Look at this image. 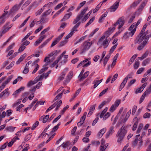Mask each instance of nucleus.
Instances as JSON below:
<instances>
[{
	"label": "nucleus",
	"mask_w": 151,
	"mask_h": 151,
	"mask_svg": "<svg viewBox=\"0 0 151 151\" xmlns=\"http://www.w3.org/2000/svg\"><path fill=\"white\" fill-rule=\"evenodd\" d=\"M124 19V17L123 16L121 17L114 24V27L112 28L110 27L109 28L108 30L106 31L104 34V35L107 38L115 29V26L118 24H119L118 29H119L123 26L125 22Z\"/></svg>",
	"instance_id": "obj_1"
},
{
	"label": "nucleus",
	"mask_w": 151,
	"mask_h": 151,
	"mask_svg": "<svg viewBox=\"0 0 151 151\" xmlns=\"http://www.w3.org/2000/svg\"><path fill=\"white\" fill-rule=\"evenodd\" d=\"M127 127L123 125L121 128L118 131L116 136L118 137L117 142L121 143L123 139L127 132Z\"/></svg>",
	"instance_id": "obj_2"
},
{
	"label": "nucleus",
	"mask_w": 151,
	"mask_h": 151,
	"mask_svg": "<svg viewBox=\"0 0 151 151\" xmlns=\"http://www.w3.org/2000/svg\"><path fill=\"white\" fill-rule=\"evenodd\" d=\"M81 22H79L77 23L72 28V31L65 37V40L61 41L60 43V46H63L66 44L68 42L67 40L71 37L73 35L74 33L76 31H78L77 29H76L78 28L81 24Z\"/></svg>",
	"instance_id": "obj_3"
},
{
	"label": "nucleus",
	"mask_w": 151,
	"mask_h": 151,
	"mask_svg": "<svg viewBox=\"0 0 151 151\" xmlns=\"http://www.w3.org/2000/svg\"><path fill=\"white\" fill-rule=\"evenodd\" d=\"M149 33V31L148 30H147L145 32V31L141 35H140V32L139 35L137 36L135 41V44L138 43L139 44L141 43L143 41H144V40L147 36V35Z\"/></svg>",
	"instance_id": "obj_4"
},
{
	"label": "nucleus",
	"mask_w": 151,
	"mask_h": 151,
	"mask_svg": "<svg viewBox=\"0 0 151 151\" xmlns=\"http://www.w3.org/2000/svg\"><path fill=\"white\" fill-rule=\"evenodd\" d=\"M92 44V42H84L81 46L80 48V54L83 53L88 50Z\"/></svg>",
	"instance_id": "obj_5"
},
{
	"label": "nucleus",
	"mask_w": 151,
	"mask_h": 151,
	"mask_svg": "<svg viewBox=\"0 0 151 151\" xmlns=\"http://www.w3.org/2000/svg\"><path fill=\"white\" fill-rule=\"evenodd\" d=\"M88 7H85L83 10H82L81 12L79 13L77 16L76 18L74 19L73 24H75L77 23L83 17V16L87 11Z\"/></svg>",
	"instance_id": "obj_6"
},
{
	"label": "nucleus",
	"mask_w": 151,
	"mask_h": 151,
	"mask_svg": "<svg viewBox=\"0 0 151 151\" xmlns=\"http://www.w3.org/2000/svg\"><path fill=\"white\" fill-rule=\"evenodd\" d=\"M120 0L118 1H116L112 6L109 9V11L110 12H115L118 8Z\"/></svg>",
	"instance_id": "obj_7"
},
{
	"label": "nucleus",
	"mask_w": 151,
	"mask_h": 151,
	"mask_svg": "<svg viewBox=\"0 0 151 151\" xmlns=\"http://www.w3.org/2000/svg\"><path fill=\"white\" fill-rule=\"evenodd\" d=\"M130 32H127L125 33L124 36V38H127L130 37H132L135 32V29H134L132 30H129Z\"/></svg>",
	"instance_id": "obj_8"
},
{
	"label": "nucleus",
	"mask_w": 151,
	"mask_h": 151,
	"mask_svg": "<svg viewBox=\"0 0 151 151\" xmlns=\"http://www.w3.org/2000/svg\"><path fill=\"white\" fill-rule=\"evenodd\" d=\"M109 42L110 41L109 40H108V39L106 38L102 42H101V44L100 45H101L103 46L104 48L105 49L108 46Z\"/></svg>",
	"instance_id": "obj_9"
},
{
	"label": "nucleus",
	"mask_w": 151,
	"mask_h": 151,
	"mask_svg": "<svg viewBox=\"0 0 151 151\" xmlns=\"http://www.w3.org/2000/svg\"><path fill=\"white\" fill-rule=\"evenodd\" d=\"M146 83H145L143 84L140 88H138L136 90L135 92V93L137 94L139 93H141L142 92L144 88L146 86Z\"/></svg>",
	"instance_id": "obj_10"
},
{
	"label": "nucleus",
	"mask_w": 151,
	"mask_h": 151,
	"mask_svg": "<svg viewBox=\"0 0 151 151\" xmlns=\"http://www.w3.org/2000/svg\"><path fill=\"white\" fill-rule=\"evenodd\" d=\"M114 128L113 126L110 127L109 131L107 132L106 134V137L107 138H108L110 135L112 134L115 131L114 130Z\"/></svg>",
	"instance_id": "obj_11"
},
{
	"label": "nucleus",
	"mask_w": 151,
	"mask_h": 151,
	"mask_svg": "<svg viewBox=\"0 0 151 151\" xmlns=\"http://www.w3.org/2000/svg\"><path fill=\"white\" fill-rule=\"evenodd\" d=\"M96 106V104H95L93 105H91L89 109V111L88 114L87 116L88 117H89L91 115H92L93 111L95 110V107Z\"/></svg>",
	"instance_id": "obj_12"
},
{
	"label": "nucleus",
	"mask_w": 151,
	"mask_h": 151,
	"mask_svg": "<svg viewBox=\"0 0 151 151\" xmlns=\"http://www.w3.org/2000/svg\"><path fill=\"white\" fill-rule=\"evenodd\" d=\"M32 63V61L31 60L29 61L28 63H27L26 65V66L24 68V70L23 71V73L24 74L27 73L29 71V65L31 64Z\"/></svg>",
	"instance_id": "obj_13"
},
{
	"label": "nucleus",
	"mask_w": 151,
	"mask_h": 151,
	"mask_svg": "<svg viewBox=\"0 0 151 151\" xmlns=\"http://www.w3.org/2000/svg\"><path fill=\"white\" fill-rule=\"evenodd\" d=\"M9 94L8 91V89H6L0 93V98H2L3 96L7 97Z\"/></svg>",
	"instance_id": "obj_14"
},
{
	"label": "nucleus",
	"mask_w": 151,
	"mask_h": 151,
	"mask_svg": "<svg viewBox=\"0 0 151 151\" xmlns=\"http://www.w3.org/2000/svg\"><path fill=\"white\" fill-rule=\"evenodd\" d=\"M139 143V147L141 146L142 144V141L141 140L136 138L135 140L133 142V145L134 146H136L137 144Z\"/></svg>",
	"instance_id": "obj_15"
},
{
	"label": "nucleus",
	"mask_w": 151,
	"mask_h": 151,
	"mask_svg": "<svg viewBox=\"0 0 151 151\" xmlns=\"http://www.w3.org/2000/svg\"><path fill=\"white\" fill-rule=\"evenodd\" d=\"M73 72L71 71H70L68 74V75L66 76V78L65 80V82H69L70 79L73 77Z\"/></svg>",
	"instance_id": "obj_16"
},
{
	"label": "nucleus",
	"mask_w": 151,
	"mask_h": 151,
	"mask_svg": "<svg viewBox=\"0 0 151 151\" xmlns=\"http://www.w3.org/2000/svg\"><path fill=\"white\" fill-rule=\"evenodd\" d=\"M72 15V13L71 12H69L68 13L66 14L64 16L63 18L61 20V21H65L68 19Z\"/></svg>",
	"instance_id": "obj_17"
},
{
	"label": "nucleus",
	"mask_w": 151,
	"mask_h": 151,
	"mask_svg": "<svg viewBox=\"0 0 151 151\" xmlns=\"http://www.w3.org/2000/svg\"><path fill=\"white\" fill-rule=\"evenodd\" d=\"M148 0H144L142 3L140 5L139 7L138 10L139 11H141L143 9L144 7L145 6L147 3Z\"/></svg>",
	"instance_id": "obj_18"
},
{
	"label": "nucleus",
	"mask_w": 151,
	"mask_h": 151,
	"mask_svg": "<svg viewBox=\"0 0 151 151\" xmlns=\"http://www.w3.org/2000/svg\"><path fill=\"white\" fill-rule=\"evenodd\" d=\"M111 55V53H109L106 55V56L104 58V59L103 60L104 66H105L106 65L108 61L109 60V59L110 58Z\"/></svg>",
	"instance_id": "obj_19"
},
{
	"label": "nucleus",
	"mask_w": 151,
	"mask_h": 151,
	"mask_svg": "<svg viewBox=\"0 0 151 151\" xmlns=\"http://www.w3.org/2000/svg\"><path fill=\"white\" fill-rule=\"evenodd\" d=\"M133 120L134 121H136L134 123L133 126V127L132 128V129L133 131H134L136 130V128L137 127L138 121V119L137 118V117H136L134 118L133 119Z\"/></svg>",
	"instance_id": "obj_20"
},
{
	"label": "nucleus",
	"mask_w": 151,
	"mask_h": 151,
	"mask_svg": "<svg viewBox=\"0 0 151 151\" xmlns=\"http://www.w3.org/2000/svg\"><path fill=\"white\" fill-rule=\"evenodd\" d=\"M106 130V128H104L101 129L98 134V136L99 138L101 137L103 134L105 132Z\"/></svg>",
	"instance_id": "obj_21"
},
{
	"label": "nucleus",
	"mask_w": 151,
	"mask_h": 151,
	"mask_svg": "<svg viewBox=\"0 0 151 151\" xmlns=\"http://www.w3.org/2000/svg\"><path fill=\"white\" fill-rule=\"evenodd\" d=\"M20 5L16 4L14 6L12 9L10 10L11 12H14L17 11L20 8Z\"/></svg>",
	"instance_id": "obj_22"
},
{
	"label": "nucleus",
	"mask_w": 151,
	"mask_h": 151,
	"mask_svg": "<svg viewBox=\"0 0 151 151\" xmlns=\"http://www.w3.org/2000/svg\"><path fill=\"white\" fill-rule=\"evenodd\" d=\"M92 12V10H91L82 19V22H84L89 17L90 14Z\"/></svg>",
	"instance_id": "obj_23"
},
{
	"label": "nucleus",
	"mask_w": 151,
	"mask_h": 151,
	"mask_svg": "<svg viewBox=\"0 0 151 151\" xmlns=\"http://www.w3.org/2000/svg\"><path fill=\"white\" fill-rule=\"evenodd\" d=\"M89 74V71H86L84 73L80 78L79 80L80 81H82L83 79L86 78L88 75Z\"/></svg>",
	"instance_id": "obj_24"
},
{
	"label": "nucleus",
	"mask_w": 151,
	"mask_h": 151,
	"mask_svg": "<svg viewBox=\"0 0 151 151\" xmlns=\"http://www.w3.org/2000/svg\"><path fill=\"white\" fill-rule=\"evenodd\" d=\"M13 76L12 75L9 76L8 78L7 79L2 83V84L3 85H4V86L5 87L6 85L8 83H9L10 81L13 78Z\"/></svg>",
	"instance_id": "obj_25"
},
{
	"label": "nucleus",
	"mask_w": 151,
	"mask_h": 151,
	"mask_svg": "<svg viewBox=\"0 0 151 151\" xmlns=\"http://www.w3.org/2000/svg\"><path fill=\"white\" fill-rule=\"evenodd\" d=\"M43 116L42 123H45L47 121V120H49V115H43Z\"/></svg>",
	"instance_id": "obj_26"
},
{
	"label": "nucleus",
	"mask_w": 151,
	"mask_h": 151,
	"mask_svg": "<svg viewBox=\"0 0 151 151\" xmlns=\"http://www.w3.org/2000/svg\"><path fill=\"white\" fill-rule=\"evenodd\" d=\"M127 82V81H126V79H125V80L124 79L123 82H122L119 88V91H121V90L124 87Z\"/></svg>",
	"instance_id": "obj_27"
},
{
	"label": "nucleus",
	"mask_w": 151,
	"mask_h": 151,
	"mask_svg": "<svg viewBox=\"0 0 151 151\" xmlns=\"http://www.w3.org/2000/svg\"><path fill=\"white\" fill-rule=\"evenodd\" d=\"M137 56V54H135V55H133L131 58L130 60H129V66L131 64H132V63L134 62V60L135 58H136Z\"/></svg>",
	"instance_id": "obj_28"
},
{
	"label": "nucleus",
	"mask_w": 151,
	"mask_h": 151,
	"mask_svg": "<svg viewBox=\"0 0 151 151\" xmlns=\"http://www.w3.org/2000/svg\"><path fill=\"white\" fill-rule=\"evenodd\" d=\"M55 102H57L56 105V107L55 109V110L56 111L58 110L60 106L62 103V101L60 100L59 101H56Z\"/></svg>",
	"instance_id": "obj_29"
},
{
	"label": "nucleus",
	"mask_w": 151,
	"mask_h": 151,
	"mask_svg": "<svg viewBox=\"0 0 151 151\" xmlns=\"http://www.w3.org/2000/svg\"><path fill=\"white\" fill-rule=\"evenodd\" d=\"M65 74L66 73L65 72H62L60 76L58 78V81H60L63 80L64 79Z\"/></svg>",
	"instance_id": "obj_30"
},
{
	"label": "nucleus",
	"mask_w": 151,
	"mask_h": 151,
	"mask_svg": "<svg viewBox=\"0 0 151 151\" xmlns=\"http://www.w3.org/2000/svg\"><path fill=\"white\" fill-rule=\"evenodd\" d=\"M36 80L35 79L34 81H30L27 84V87H29L37 83Z\"/></svg>",
	"instance_id": "obj_31"
},
{
	"label": "nucleus",
	"mask_w": 151,
	"mask_h": 151,
	"mask_svg": "<svg viewBox=\"0 0 151 151\" xmlns=\"http://www.w3.org/2000/svg\"><path fill=\"white\" fill-rule=\"evenodd\" d=\"M57 102H55L50 107L48 108L45 111V113H47L51 109H53L56 106Z\"/></svg>",
	"instance_id": "obj_32"
},
{
	"label": "nucleus",
	"mask_w": 151,
	"mask_h": 151,
	"mask_svg": "<svg viewBox=\"0 0 151 151\" xmlns=\"http://www.w3.org/2000/svg\"><path fill=\"white\" fill-rule=\"evenodd\" d=\"M63 91L62 93H60L56 97L54 98L53 101H55L57 99H60L62 98V95L63 94Z\"/></svg>",
	"instance_id": "obj_33"
},
{
	"label": "nucleus",
	"mask_w": 151,
	"mask_h": 151,
	"mask_svg": "<svg viewBox=\"0 0 151 151\" xmlns=\"http://www.w3.org/2000/svg\"><path fill=\"white\" fill-rule=\"evenodd\" d=\"M44 73H43L42 75L40 76H38L35 78V80H36V81L37 82H38V81H40L44 77Z\"/></svg>",
	"instance_id": "obj_34"
},
{
	"label": "nucleus",
	"mask_w": 151,
	"mask_h": 151,
	"mask_svg": "<svg viewBox=\"0 0 151 151\" xmlns=\"http://www.w3.org/2000/svg\"><path fill=\"white\" fill-rule=\"evenodd\" d=\"M151 92V83L149 88H148L143 93L145 96L149 94Z\"/></svg>",
	"instance_id": "obj_35"
},
{
	"label": "nucleus",
	"mask_w": 151,
	"mask_h": 151,
	"mask_svg": "<svg viewBox=\"0 0 151 151\" xmlns=\"http://www.w3.org/2000/svg\"><path fill=\"white\" fill-rule=\"evenodd\" d=\"M100 83V82L98 81V80H95L93 82V84H94L93 88H95Z\"/></svg>",
	"instance_id": "obj_36"
},
{
	"label": "nucleus",
	"mask_w": 151,
	"mask_h": 151,
	"mask_svg": "<svg viewBox=\"0 0 151 151\" xmlns=\"http://www.w3.org/2000/svg\"><path fill=\"white\" fill-rule=\"evenodd\" d=\"M108 109V108L107 107H106L104 108V109L102 111V112L101 113L100 115V117L101 118H102L104 115L105 113L106 112Z\"/></svg>",
	"instance_id": "obj_37"
},
{
	"label": "nucleus",
	"mask_w": 151,
	"mask_h": 151,
	"mask_svg": "<svg viewBox=\"0 0 151 151\" xmlns=\"http://www.w3.org/2000/svg\"><path fill=\"white\" fill-rule=\"evenodd\" d=\"M87 113L86 112H84L83 116L81 117L80 119V121L81 122H84V121L86 119V116L87 115Z\"/></svg>",
	"instance_id": "obj_38"
},
{
	"label": "nucleus",
	"mask_w": 151,
	"mask_h": 151,
	"mask_svg": "<svg viewBox=\"0 0 151 151\" xmlns=\"http://www.w3.org/2000/svg\"><path fill=\"white\" fill-rule=\"evenodd\" d=\"M30 17V16H29L23 22V23L22 24L19 26V28H21L22 27H23L26 23L27 22L29 19Z\"/></svg>",
	"instance_id": "obj_39"
},
{
	"label": "nucleus",
	"mask_w": 151,
	"mask_h": 151,
	"mask_svg": "<svg viewBox=\"0 0 151 151\" xmlns=\"http://www.w3.org/2000/svg\"><path fill=\"white\" fill-rule=\"evenodd\" d=\"M150 61V59L147 58L144 60L142 63V65L143 66H145Z\"/></svg>",
	"instance_id": "obj_40"
},
{
	"label": "nucleus",
	"mask_w": 151,
	"mask_h": 151,
	"mask_svg": "<svg viewBox=\"0 0 151 151\" xmlns=\"http://www.w3.org/2000/svg\"><path fill=\"white\" fill-rule=\"evenodd\" d=\"M15 128V127H13L12 126H10L6 128V130L9 132H13L14 131Z\"/></svg>",
	"instance_id": "obj_41"
},
{
	"label": "nucleus",
	"mask_w": 151,
	"mask_h": 151,
	"mask_svg": "<svg viewBox=\"0 0 151 151\" xmlns=\"http://www.w3.org/2000/svg\"><path fill=\"white\" fill-rule=\"evenodd\" d=\"M143 126V124H142L141 123L139 124L138 128L137 130V133L138 134L140 132L141 129L142 128Z\"/></svg>",
	"instance_id": "obj_42"
},
{
	"label": "nucleus",
	"mask_w": 151,
	"mask_h": 151,
	"mask_svg": "<svg viewBox=\"0 0 151 151\" xmlns=\"http://www.w3.org/2000/svg\"><path fill=\"white\" fill-rule=\"evenodd\" d=\"M10 28V27L8 28H6L3 31H1L0 32V37H1L3 34H5L6 32Z\"/></svg>",
	"instance_id": "obj_43"
},
{
	"label": "nucleus",
	"mask_w": 151,
	"mask_h": 151,
	"mask_svg": "<svg viewBox=\"0 0 151 151\" xmlns=\"http://www.w3.org/2000/svg\"><path fill=\"white\" fill-rule=\"evenodd\" d=\"M31 134L32 133H30L27 135L24 138V140L27 141L29 140L32 136Z\"/></svg>",
	"instance_id": "obj_44"
},
{
	"label": "nucleus",
	"mask_w": 151,
	"mask_h": 151,
	"mask_svg": "<svg viewBox=\"0 0 151 151\" xmlns=\"http://www.w3.org/2000/svg\"><path fill=\"white\" fill-rule=\"evenodd\" d=\"M95 17H93L86 24V25L85 27H86L88 26L89 25L91 24L95 19Z\"/></svg>",
	"instance_id": "obj_45"
},
{
	"label": "nucleus",
	"mask_w": 151,
	"mask_h": 151,
	"mask_svg": "<svg viewBox=\"0 0 151 151\" xmlns=\"http://www.w3.org/2000/svg\"><path fill=\"white\" fill-rule=\"evenodd\" d=\"M59 41L56 38L52 42L50 46V47H52L56 45Z\"/></svg>",
	"instance_id": "obj_46"
},
{
	"label": "nucleus",
	"mask_w": 151,
	"mask_h": 151,
	"mask_svg": "<svg viewBox=\"0 0 151 151\" xmlns=\"http://www.w3.org/2000/svg\"><path fill=\"white\" fill-rule=\"evenodd\" d=\"M148 25V24L147 23L145 24L143 26V27L140 32V35L142 34L143 32H144L145 29H146L147 26Z\"/></svg>",
	"instance_id": "obj_47"
},
{
	"label": "nucleus",
	"mask_w": 151,
	"mask_h": 151,
	"mask_svg": "<svg viewBox=\"0 0 151 151\" xmlns=\"http://www.w3.org/2000/svg\"><path fill=\"white\" fill-rule=\"evenodd\" d=\"M136 25H135V23H134L132 24L129 28V30H132L135 28L136 31V29L137 27H136Z\"/></svg>",
	"instance_id": "obj_48"
},
{
	"label": "nucleus",
	"mask_w": 151,
	"mask_h": 151,
	"mask_svg": "<svg viewBox=\"0 0 151 151\" xmlns=\"http://www.w3.org/2000/svg\"><path fill=\"white\" fill-rule=\"evenodd\" d=\"M39 122L38 121H36L32 125L31 129L32 130H34L39 125Z\"/></svg>",
	"instance_id": "obj_49"
},
{
	"label": "nucleus",
	"mask_w": 151,
	"mask_h": 151,
	"mask_svg": "<svg viewBox=\"0 0 151 151\" xmlns=\"http://www.w3.org/2000/svg\"><path fill=\"white\" fill-rule=\"evenodd\" d=\"M107 103V102L105 101L102 102L99 106L98 109H100L105 104Z\"/></svg>",
	"instance_id": "obj_50"
},
{
	"label": "nucleus",
	"mask_w": 151,
	"mask_h": 151,
	"mask_svg": "<svg viewBox=\"0 0 151 151\" xmlns=\"http://www.w3.org/2000/svg\"><path fill=\"white\" fill-rule=\"evenodd\" d=\"M118 45V43H116L115 45L113 46L111 48L110 50V53L111 54V53H112V52L114 51V50L116 48Z\"/></svg>",
	"instance_id": "obj_51"
},
{
	"label": "nucleus",
	"mask_w": 151,
	"mask_h": 151,
	"mask_svg": "<svg viewBox=\"0 0 151 151\" xmlns=\"http://www.w3.org/2000/svg\"><path fill=\"white\" fill-rule=\"evenodd\" d=\"M105 37H106L105 35L103 36L98 41V45H100L101 44V42L105 39Z\"/></svg>",
	"instance_id": "obj_52"
},
{
	"label": "nucleus",
	"mask_w": 151,
	"mask_h": 151,
	"mask_svg": "<svg viewBox=\"0 0 151 151\" xmlns=\"http://www.w3.org/2000/svg\"><path fill=\"white\" fill-rule=\"evenodd\" d=\"M60 123L59 122L57 125L55 126L52 129V132H55L59 128V126L60 125Z\"/></svg>",
	"instance_id": "obj_53"
},
{
	"label": "nucleus",
	"mask_w": 151,
	"mask_h": 151,
	"mask_svg": "<svg viewBox=\"0 0 151 151\" xmlns=\"http://www.w3.org/2000/svg\"><path fill=\"white\" fill-rule=\"evenodd\" d=\"M121 102V100H117L115 101V102L114 104L116 107H117L119 104H120Z\"/></svg>",
	"instance_id": "obj_54"
},
{
	"label": "nucleus",
	"mask_w": 151,
	"mask_h": 151,
	"mask_svg": "<svg viewBox=\"0 0 151 151\" xmlns=\"http://www.w3.org/2000/svg\"><path fill=\"white\" fill-rule=\"evenodd\" d=\"M44 8H42L41 9H40L39 10H38L37 12L35 13L36 15L37 16L38 15H39L41 14V13L43 12L44 10Z\"/></svg>",
	"instance_id": "obj_55"
},
{
	"label": "nucleus",
	"mask_w": 151,
	"mask_h": 151,
	"mask_svg": "<svg viewBox=\"0 0 151 151\" xmlns=\"http://www.w3.org/2000/svg\"><path fill=\"white\" fill-rule=\"evenodd\" d=\"M25 48L26 47L22 44L21 45V46L19 49L18 51L20 52H22Z\"/></svg>",
	"instance_id": "obj_56"
},
{
	"label": "nucleus",
	"mask_w": 151,
	"mask_h": 151,
	"mask_svg": "<svg viewBox=\"0 0 151 151\" xmlns=\"http://www.w3.org/2000/svg\"><path fill=\"white\" fill-rule=\"evenodd\" d=\"M139 3V2L138 1H134L132 4L131 6V7H136L137 5Z\"/></svg>",
	"instance_id": "obj_57"
},
{
	"label": "nucleus",
	"mask_w": 151,
	"mask_h": 151,
	"mask_svg": "<svg viewBox=\"0 0 151 151\" xmlns=\"http://www.w3.org/2000/svg\"><path fill=\"white\" fill-rule=\"evenodd\" d=\"M139 62L137 60L135 62V63L134 65V69H137L139 67Z\"/></svg>",
	"instance_id": "obj_58"
},
{
	"label": "nucleus",
	"mask_w": 151,
	"mask_h": 151,
	"mask_svg": "<svg viewBox=\"0 0 151 151\" xmlns=\"http://www.w3.org/2000/svg\"><path fill=\"white\" fill-rule=\"evenodd\" d=\"M31 2V0H28V1H26L25 3L23 4L22 7L24 8L27 6Z\"/></svg>",
	"instance_id": "obj_59"
},
{
	"label": "nucleus",
	"mask_w": 151,
	"mask_h": 151,
	"mask_svg": "<svg viewBox=\"0 0 151 151\" xmlns=\"http://www.w3.org/2000/svg\"><path fill=\"white\" fill-rule=\"evenodd\" d=\"M101 6V5H100V4H98L96 7V8L94 9H93V13H95L99 9L100 7Z\"/></svg>",
	"instance_id": "obj_60"
},
{
	"label": "nucleus",
	"mask_w": 151,
	"mask_h": 151,
	"mask_svg": "<svg viewBox=\"0 0 151 151\" xmlns=\"http://www.w3.org/2000/svg\"><path fill=\"white\" fill-rule=\"evenodd\" d=\"M50 29V27H48L47 28L45 29H44L42 31V32H41L40 35H42L43 34H45V33L48 31L49 29Z\"/></svg>",
	"instance_id": "obj_61"
},
{
	"label": "nucleus",
	"mask_w": 151,
	"mask_h": 151,
	"mask_svg": "<svg viewBox=\"0 0 151 151\" xmlns=\"http://www.w3.org/2000/svg\"><path fill=\"white\" fill-rule=\"evenodd\" d=\"M110 115V114L109 112H107L106 114L104 116L103 119V120H105L106 119L108 118Z\"/></svg>",
	"instance_id": "obj_62"
},
{
	"label": "nucleus",
	"mask_w": 151,
	"mask_h": 151,
	"mask_svg": "<svg viewBox=\"0 0 151 151\" xmlns=\"http://www.w3.org/2000/svg\"><path fill=\"white\" fill-rule=\"evenodd\" d=\"M118 76V74L117 73H116L113 76L112 78L111 79V83H113L117 78Z\"/></svg>",
	"instance_id": "obj_63"
},
{
	"label": "nucleus",
	"mask_w": 151,
	"mask_h": 151,
	"mask_svg": "<svg viewBox=\"0 0 151 151\" xmlns=\"http://www.w3.org/2000/svg\"><path fill=\"white\" fill-rule=\"evenodd\" d=\"M116 107L114 105H113L110 107L109 111L111 112H113L116 109Z\"/></svg>",
	"instance_id": "obj_64"
}]
</instances>
